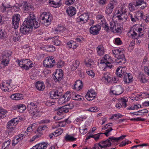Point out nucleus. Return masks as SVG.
Masks as SVG:
<instances>
[{"mask_svg": "<svg viewBox=\"0 0 149 149\" xmlns=\"http://www.w3.org/2000/svg\"><path fill=\"white\" fill-rule=\"evenodd\" d=\"M40 24L36 21V16L33 13L30 12L24 22L20 30L22 33L28 34L33 27L35 29L38 28Z\"/></svg>", "mask_w": 149, "mask_h": 149, "instance_id": "obj_1", "label": "nucleus"}, {"mask_svg": "<svg viewBox=\"0 0 149 149\" xmlns=\"http://www.w3.org/2000/svg\"><path fill=\"white\" fill-rule=\"evenodd\" d=\"M27 109L29 113L33 118H35L38 116L39 111L36 103L31 102L28 104L27 105Z\"/></svg>", "mask_w": 149, "mask_h": 149, "instance_id": "obj_2", "label": "nucleus"}, {"mask_svg": "<svg viewBox=\"0 0 149 149\" xmlns=\"http://www.w3.org/2000/svg\"><path fill=\"white\" fill-rule=\"evenodd\" d=\"M143 30L142 28L135 26L129 31L128 33L129 35L133 38L141 36L143 35Z\"/></svg>", "mask_w": 149, "mask_h": 149, "instance_id": "obj_3", "label": "nucleus"}, {"mask_svg": "<svg viewBox=\"0 0 149 149\" xmlns=\"http://www.w3.org/2000/svg\"><path fill=\"white\" fill-rule=\"evenodd\" d=\"M126 6L125 4L123 5L121 8V11L122 13L121 14L120 13L119 10H118L117 13V15L116 16L118 18V19L119 20L120 22L122 23H123L126 22L127 19L128 17L127 15L123 12L126 11V8H125Z\"/></svg>", "mask_w": 149, "mask_h": 149, "instance_id": "obj_4", "label": "nucleus"}, {"mask_svg": "<svg viewBox=\"0 0 149 149\" xmlns=\"http://www.w3.org/2000/svg\"><path fill=\"white\" fill-rule=\"evenodd\" d=\"M99 23L108 32L109 28L108 24L106 22L104 17L101 15H99L96 17Z\"/></svg>", "mask_w": 149, "mask_h": 149, "instance_id": "obj_5", "label": "nucleus"}, {"mask_svg": "<svg viewBox=\"0 0 149 149\" xmlns=\"http://www.w3.org/2000/svg\"><path fill=\"white\" fill-rule=\"evenodd\" d=\"M55 63V60L53 56H49L47 57L43 61L44 66L49 68L53 67Z\"/></svg>", "mask_w": 149, "mask_h": 149, "instance_id": "obj_6", "label": "nucleus"}, {"mask_svg": "<svg viewBox=\"0 0 149 149\" xmlns=\"http://www.w3.org/2000/svg\"><path fill=\"white\" fill-rule=\"evenodd\" d=\"M117 4V2L116 1H111L106 8L105 12L106 14L108 15L111 13Z\"/></svg>", "mask_w": 149, "mask_h": 149, "instance_id": "obj_7", "label": "nucleus"}, {"mask_svg": "<svg viewBox=\"0 0 149 149\" xmlns=\"http://www.w3.org/2000/svg\"><path fill=\"white\" fill-rule=\"evenodd\" d=\"M40 19L42 20L43 22L50 24L52 19V17L50 15L49 13L43 12L40 15Z\"/></svg>", "mask_w": 149, "mask_h": 149, "instance_id": "obj_8", "label": "nucleus"}, {"mask_svg": "<svg viewBox=\"0 0 149 149\" xmlns=\"http://www.w3.org/2000/svg\"><path fill=\"white\" fill-rule=\"evenodd\" d=\"M20 18V16L18 14H15L13 17L12 23L13 27L15 29H17L19 26Z\"/></svg>", "mask_w": 149, "mask_h": 149, "instance_id": "obj_9", "label": "nucleus"}, {"mask_svg": "<svg viewBox=\"0 0 149 149\" xmlns=\"http://www.w3.org/2000/svg\"><path fill=\"white\" fill-rule=\"evenodd\" d=\"M22 10L23 12L25 13L29 12L34 10L33 6L26 1L23 2L22 3Z\"/></svg>", "mask_w": 149, "mask_h": 149, "instance_id": "obj_10", "label": "nucleus"}, {"mask_svg": "<svg viewBox=\"0 0 149 149\" xmlns=\"http://www.w3.org/2000/svg\"><path fill=\"white\" fill-rule=\"evenodd\" d=\"M63 72L60 69L59 70H57L54 74L53 78L55 81L59 82L63 78Z\"/></svg>", "mask_w": 149, "mask_h": 149, "instance_id": "obj_11", "label": "nucleus"}, {"mask_svg": "<svg viewBox=\"0 0 149 149\" xmlns=\"http://www.w3.org/2000/svg\"><path fill=\"white\" fill-rule=\"evenodd\" d=\"M88 17L89 16L88 14L84 13L77 18V22L79 23H80L81 24H84L87 22Z\"/></svg>", "mask_w": 149, "mask_h": 149, "instance_id": "obj_12", "label": "nucleus"}, {"mask_svg": "<svg viewBox=\"0 0 149 149\" xmlns=\"http://www.w3.org/2000/svg\"><path fill=\"white\" fill-rule=\"evenodd\" d=\"M26 59L25 60H23L22 61H18V64L20 67L25 69L26 70L29 69L28 68L29 65H32L31 62L30 61H28L26 63Z\"/></svg>", "mask_w": 149, "mask_h": 149, "instance_id": "obj_13", "label": "nucleus"}, {"mask_svg": "<svg viewBox=\"0 0 149 149\" xmlns=\"http://www.w3.org/2000/svg\"><path fill=\"white\" fill-rule=\"evenodd\" d=\"M126 68L125 67H119L117 69L116 74L118 77H121L124 76L125 73H126Z\"/></svg>", "mask_w": 149, "mask_h": 149, "instance_id": "obj_14", "label": "nucleus"}, {"mask_svg": "<svg viewBox=\"0 0 149 149\" xmlns=\"http://www.w3.org/2000/svg\"><path fill=\"white\" fill-rule=\"evenodd\" d=\"M71 108L69 105H64L58 109V111L57 114L58 115H60L64 113H66L68 111V109Z\"/></svg>", "mask_w": 149, "mask_h": 149, "instance_id": "obj_15", "label": "nucleus"}, {"mask_svg": "<svg viewBox=\"0 0 149 149\" xmlns=\"http://www.w3.org/2000/svg\"><path fill=\"white\" fill-rule=\"evenodd\" d=\"M101 26L99 25L92 26L90 29V33L93 35H96L99 33V32L101 29Z\"/></svg>", "mask_w": 149, "mask_h": 149, "instance_id": "obj_16", "label": "nucleus"}, {"mask_svg": "<svg viewBox=\"0 0 149 149\" xmlns=\"http://www.w3.org/2000/svg\"><path fill=\"white\" fill-rule=\"evenodd\" d=\"M70 92L69 91H67L63 95V97L59 99L58 100V103L60 104H62L63 103H64L65 102H66L65 100L66 98V100H68L70 98Z\"/></svg>", "mask_w": 149, "mask_h": 149, "instance_id": "obj_17", "label": "nucleus"}, {"mask_svg": "<svg viewBox=\"0 0 149 149\" xmlns=\"http://www.w3.org/2000/svg\"><path fill=\"white\" fill-rule=\"evenodd\" d=\"M95 97V93L94 91L90 90L88 91L85 96V97L88 101L93 100Z\"/></svg>", "mask_w": 149, "mask_h": 149, "instance_id": "obj_18", "label": "nucleus"}, {"mask_svg": "<svg viewBox=\"0 0 149 149\" xmlns=\"http://www.w3.org/2000/svg\"><path fill=\"white\" fill-rule=\"evenodd\" d=\"M123 79L124 82L127 84L132 82L133 80L132 75L130 73H125Z\"/></svg>", "mask_w": 149, "mask_h": 149, "instance_id": "obj_19", "label": "nucleus"}, {"mask_svg": "<svg viewBox=\"0 0 149 149\" xmlns=\"http://www.w3.org/2000/svg\"><path fill=\"white\" fill-rule=\"evenodd\" d=\"M100 143L102 145L100 146L101 149L106 148L107 147H109L111 145V143L109 138L105 141H101Z\"/></svg>", "mask_w": 149, "mask_h": 149, "instance_id": "obj_20", "label": "nucleus"}, {"mask_svg": "<svg viewBox=\"0 0 149 149\" xmlns=\"http://www.w3.org/2000/svg\"><path fill=\"white\" fill-rule=\"evenodd\" d=\"M96 50L98 54L100 56L104 54V48L102 45L98 46L96 48Z\"/></svg>", "mask_w": 149, "mask_h": 149, "instance_id": "obj_21", "label": "nucleus"}, {"mask_svg": "<svg viewBox=\"0 0 149 149\" xmlns=\"http://www.w3.org/2000/svg\"><path fill=\"white\" fill-rule=\"evenodd\" d=\"M10 97L14 100H19L22 99L23 96L21 94L15 93L12 94Z\"/></svg>", "mask_w": 149, "mask_h": 149, "instance_id": "obj_22", "label": "nucleus"}, {"mask_svg": "<svg viewBox=\"0 0 149 149\" xmlns=\"http://www.w3.org/2000/svg\"><path fill=\"white\" fill-rule=\"evenodd\" d=\"M9 85L6 83L3 82L0 84V87L1 90L5 92H9L11 91L9 89Z\"/></svg>", "mask_w": 149, "mask_h": 149, "instance_id": "obj_23", "label": "nucleus"}, {"mask_svg": "<svg viewBox=\"0 0 149 149\" xmlns=\"http://www.w3.org/2000/svg\"><path fill=\"white\" fill-rule=\"evenodd\" d=\"M116 58L119 60L118 62V63H124L125 62V57L124 53H121V54H118Z\"/></svg>", "mask_w": 149, "mask_h": 149, "instance_id": "obj_24", "label": "nucleus"}, {"mask_svg": "<svg viewBox=\"0 0 149 149\" xmlns=\"http://www.w3.org/2000/svg\"><path fill=\"white\" fill-rule=\"evenodd\" d=\"M58 36L52 37L51 38H48L47 39H51L53 40L52 42L54 43V44L56 46H59L61 43L60 41L58 39Z\"/></svg>", "mask_w": 149, "mask_h": 149, "instance_id": "obj_25", "label": "nucleus"}, {"mask_svg": "<svg viewBox=\"0 0 149 149\" xmlns=\"http://www.w3.org/2000/svg\"><path fill=\"white\" fill-rule=\"evenodd\" d=\"M66 11L69 16L72 17L74 15V8L73 7H69L67 9Z\"/></svg>", "mask_w": 149, "mask_h": 149, "instance_id": "obj_26", "label": "nucleus"}, {"mask_svg": "<svg viewBox=\"0 0 149 149\" xmlns=\"http://www.w3.org/2000/svg\"><path fill=\"white\" fill-rule=\"evenodd\" d=\"M35 85L36 88L39 91H42L45 88V86L43 83L40 82L39 81L37 82Z\"/></svg>", "mask_w": 149, "mask_h": 149, "instance_id": "obj_27", "label": "nucleus"}, {"mask_svg": "<svg viewBox=\"0 0 149 149\" xmlns=\"http://www.w3.org/2000/svg\"><path fill=\"white\" fill-rule=\"evenodd\" d=\"M82 84L80 80H77L75 82V90L78 91L82 88Z\"/></svg>", "mask_w": 149, "mask_h": 149, "instance_id": "obj_28", "label": "nucleus"}, {"mask_svg": "<svg viewBox=\"0 0 149 149\" xmlns=\"http://www.w3.org/2000/svg\"><path fill=\"white\" fill-rule=\"evenodd\" d=\"M47 143H42L36 145L34 147L36 149H45L47 147Z\"/></svg>", "mask_w": 149, "mask_h": 149, "instance_id": "obj_29", "label": "nucleus"}, {"mask_svg": "<svg viewBox=\"0 0 149 149\" xmlns=\"http://www.w3.org/2000/svg\"><path fill=\"white\" fill-rule=\"evenodd\" d=\"M65 140L67 141L72 142L74 141V137L73 135L66 134L64 137Z\"/></svg>", "mask_w": 149, "mask_h": 149, "instance_id": "obj_30", "label": "nucleus"}, {"mask_svg": "<svg viewBox=\"0 0 149 149\" xmlns=\"http://www.w3.org/2000/svg\"><path fill=\"white\" fill-rule=\"evenodd\" d=\"M112 93L115 95H119L121 94L123 92L122 88L120 86L116 87L115 90L112 91Z\"/></svg>", "mask_w": 149, "mask_h": 149, "instance_id": "obj_31", "label": "nucleus"}, {"mask_svg": "<svg viewBox=\"0 0 149 149\" xmlns=\"http://www.w3.org/2000/svg\"><path fill=\"white\" fill-rule=\"evenodd\" d=\"M111 75L109 73H106L104 74L103 77H102V79L104 80H105L108 82H110L112 79L111 77Z\"/></svg>", "mask_w": 149, "mask_h": 149, "instance_id": "obj_32", "label": "nucleus"}, {"mask_svg": "<svg viewBox=\"0 0 149 149\" xmlns=\"http://www.w3.org/2000/svg\"><path fill=\"white\" fill-rule=\"evenodd\" d=\"M9 59L8 57L6 55H4L3 56L2 59V63L5 66L7 65L9 63Z\"/></svg>", "mask_w": 149, "mask_h": 149, "instance_id": "obj_33", "label": "nucleus"}, {"mask_svg": "<svg viewBox=\"0 0 149 149\" xmlns=\"http://www.w3.org/2000/svg\"><path fill=\"white\" fill-rule=\"evenodd\" d=\"M16 125L15 123L11 120L8 123L7 126L8 129H11L14 128Z\"/></svg>", "mask_w": 149, "mask_h": 149, "instance_id": "obj_34", "label": "nucleus"}, {"mask_svg": "<svg viewBox=\"0 0 149 149\" xmlns=\"http://www.w3.org/2000/svg\"><path fill=\"white\" fill-rule=\"evenodd\" d=\"M136 18L139 20H141L143 19V13L140 11H138L136 13L134 14Z\"/></svg>", "mask_w": 149, "mask_h": 149, "instance_id": "obj_35", "label": "nucleus"}, {"mask_svg": "<svg viewBox=\"0 0 149 149\" xmlns=\"http://www.w3.org/2000/svg\"><path fill=\"white\" fill-rule=\"evenodd\" d=\"M49 4L51 6L55 8L59 7L61 4L59 2H56L54 1H50Z\"/></svg>", "mask_w": 149, "mask_h": 149, "instance_id": "obj_36", "label": "nucleus"}, {"mask_svg": "<svg viewBox=\"0 0 149 149\" xmlns=\"http://www.w3.org/2000/svg\"><path fill=\"white\" fill-rule=\"evenodd\" d=\"M115 27L114 30H115L117 32H120L121 31V29L122 28V25L116 22Z\"/></svg>", "mask_w": 149, "mask_h": 149, "instance_id": "obj_37", "label": "nucleus"}, {"mask_svg": "<svg viewBox=\"0 0 149 149\" xmlns=\"http://www.w3.org/2000/svg\"><path fill=\"white\" fill-rule=\"evenodd\" d=\"M17 111L21 113L23 112L26 108L25 106L22 104L17 105Z\"/></svg>", "mask_w": 149, "mask_h": 149, "instance_id": "obj_38", "label": "nucleus"}, {"mask_svg": "<svg viewBox=\"0 0 149 149\" xmlns=\"http://www.w3.org/2000/svg\"><path fill=\"white\" fill-rule=\"evenodd\" d=\"M6 33L4 31L0 28V39H3L6 38Z\"/></svg>", "mask_w": 149, "mask_h": 149, "instance_id": "obj_39", "label": "nucleus"}, {"mask_svg": "<svg viewBox=\"0 0 149 149\" xmlns=\"http://www.w3.org/2000/svg\"><path fill=\"white\" fill-rule=\"evenodd\" d=\"M10 141L11 140L9 139L4 142L2 146V149H5L6 148H8L10 144Z\"/></svg>", "mask_w": 149, "mask_h": 149, "instance_id": "obj_40", "label": "nucleus"}, {"mask_svg": "<svg viewBox=\"0 0 149 149\" xmlns=\"http://www.w3.org/2000/svg\"><path fill=\"white\" fill-rule=\"evenodd\" d=\"M68 119H67L65 120V121L58 122V124L57 126V127L59 126L61 127H65L66 125V123H69L68 122Z\"/></svg>", "mask_w": 149, "mask_h": 149, "instance_id": "obj_41", "label": "nucleus"}, {"mask_svg": "<svg viewBox=\"0 0 149 149\" xmlns=\"http://www.w3.org/2000/svg\"><path fill=\"white\" fill-rule=\"evenodd\" d=\"M136 6L134 3H130L128 6L129 10L132 11L135 10V8Z\"/></svg>", "mask_w": 149, "mask_h": 149, "instance_id": "obj_42", "label": "nucleus"}, {"mask_svg": "<svg viewBox=\"0 0 149 149\" xmlns=\"http://www.w3.org/2000/svg\"><path fill=\"white\" fill-rule=\"evenodd\" d=\"M47 50L49 52H53L55 50V47L52 45H48L46 47Z\"/></svg>", "mask_w": 149, "mask_h": 149, "instance_id": "obj_43", "label": "nucleus"}, {"mask_svg": "<svg viewBox=\"0 0 149 149\" xmlns=\"http://www.w3.org/2000/svg\"><path fill=\"white\" fill-rule=\"evenodd\" d=\"M104 59L101 60L100 63L101 64H104L105 63L108 62L109 59V56L107 55H105L104 57Z\"/></svg>", "mask_w": 149, "mask_h": 149, "instance_id": "obj_44", "label": "nucleus"}, {"mask_svg": "<svg viewBox=\"0 0 149 149\" xmlns=\"http://www.w3.org/2000/svg\"><path fill=\"white\" fill-rule=\"evenodd\" d=\"M6 110L4 109H1L0 111V119L5 117V115L7 113Z\"/></svg>", "mask_w": 149, "mask_h": 149, "instance_id": "obj_45", "label": "nucleus"}, {"mask_svg": "<svg viewBox=\"0 0 149 149\" xmlns=\"http://www.w3.org/2000/svg\"><path fill=\"white\" fill-rule=\"evenodd\" d=\"M50 97L53 99H55L58 98L57 95H56L55 91H52L50 92Z\"/></svg>", "mask_w": 149, "mask_h": 149, "instance_id": "obj_46", "label": "nucleus"}, {"mask_svg": "<svg viewBox=\"0 0 149 149\" xmlns=\"http://www.w3.org/2000/svg\"><path fill=\"white\" fill-rule=\"evenodd\" d=\"M63 131V129L59 128L56 130L55 132H54V133L55 134L56 136H57L61 135Z\"/></svg>", "mask_w": 149, "mask_h": 149, "instance_id": "obj_47", "label": "nucleus"}, {"mask_svg": "<svg viewBox=\"0 0 149 149\" xmlns=\"http://www.w3.org/2000/svg\"><path fill=\"white\" fill-rule=\"evenodd\" d=\"M33 131V129L32 128V127H29L27 130L25 131L24 133V135L25 136H27L28 135H29L30 134V132L31 131Z\"/></svg>", "mask_w": 149, "mask_h": 149, "instance_id": "obj_48", "label": "nucleus"}, {"mask_svg": "<svg viewBox=\"0 0 149 149\" xmlns=\"http://www.w3.org/2000/svg\"><path fill=\"white\" fill-rule=\"evenodd\" d=\"M20 38V36L17 33H15L13 34V39L14 41L16 42L19 40Z\"/></svg>", "mask_w": 149, "mask_h": 149, "instance_id": "obj_49", "label": "nucleus"}, {"mask_svg": "<svg viewBox=\"0 0 149 149\" xmlns=\"http://www.w3.org/2000/svg\"><path fill=\"white\" fill-rule=\"evenodd\" d=\"M48 127L45 125H42V126L38 127L37 130L38 132L41 131L43 130H46Z\"/></svg>", "mask_w": 149, "mask_h": 149, "instance_id": "obj_50", "label": "nucleus"}, {"mask_svg": "<svg viewBox=\"0 0 149 149\" xmlns=\"http://www.w3.org/2000/svg\"><path fill=\"white\" fill-rule=\"evenodd\" d=\"M80 132L83 134H86L88 131V129L87 128H83L81 127H80L79 129Z\"/></svg>", "mask_w": 149, "mask_h": 149, "instance_id": "obj_51", "label": "nucleus"}, {"mask_svg": "<svg viewBox=\"0 0 149 149\" xmlns=\"http://www.w3.org/2000/svg\"><path fill=\"white\" fill-rule=\"evenodd\" d=\"M116 22H114L113 21H111L110 23V28L111 30L114 31L115 27Z\"/></svg>", "mask_w": 149, "mask_h": 149, "instance_id": "obj_52", "label": "nucleus"}, {"mask_svg": "<svg viewBox=\"0 0 149 149\" xmlns=\"http://www.w3.org/2000/svg\"><path fill=\"white\" fill-rule=\"evenodd\" d=\"M81 40L80 38H77L75 39V43H76L75 44V47H77L79 45H80V43L81 42Z\"/></svg>", "mask_w": 149, "mask_h": 149, "instance_id": "obj_53", "label": "nucleus"}, {"mask_svg": "<svg viewBox=\"0 0 149 149\" xmlns=\"http://www.w3.org/2000/svg\"><path fill=\"white\" fill-rule=\"evenodd\" d=\"M128 16V17L130 18L132 22H136V19H137L136 18V17L134 15H133L132 14H130Z\"/></svg>", "mask_w": 149, "mask_h": 149, "instance_id": "obj_54", "label": "nucleus"}, {"mask_svg": "<svg viewBox=\"0 0 149 149\" xmlns=\"http://www.w3.org/2000/svg\"><path fill=\"white\" fill-rule=\"evenodd\" d=\"M90 112H95L98 110V108L97 107H91L87 109Z\"/></svg>", "mask_w": 149, "mask_h": 149, "instance_id": "obj_55", "label": "nucleus"}, {"mask_svg": "<svg viewBox=\"0 0 149 149\" xmlns=\"http://www.w3.org/2000/svg\"><path fill=\"white\" fill-rule=\"evenodd\" d=\"M114 43L117 45H120L122 44V42L119 38H117L115 39Z\"/></svg>", "mask_w": 149, "mask_h": 149, "instance_id": "obj_56", "label": "nucleus"}, {"mask_svg": "<svg viewBox=\"0 0 149 149\" xmlns=\"http://www.w3.org/2000/svg\"><path fill=\"white\" fill-rule=\"evenodd\" d=\"M91 60H89L88 62H87L86 61H85V65L87 67H93L92 64L93 63V62H91Z\"/></svg>", "mask_w": 149, "mask_h": 149, "instance_id": "obj_57", "label": "nucleus"}, {"mask_svg": "<svg viewBox=\"0 0 149 149\" xmlns=\"http://www.w3.org/2000/svg\"><path fill=\"white\" fill-rule=\"evenodd\" d=\"M64 62L62 61H58L57 64V66L58 68H61L64 66Z\"/></svg>", "mask_w": 149, "mask_h": 149, "instance_id": "obj_58", "label": "nucleus"}, {"mask_svg": "<svg viewBox=\"0 0 149 149\" xmlns=\"http://www.w3.org/2000/svg\"><path fill=\"white\" fill-rule=\"evenodd\" d=\"M87 74L90 76L92 78H94L95 77V74L91 70H88L86 72Z\"/></svg>", "mask_w": 149, "mask_h": 149, "instance_id": "obj_59", "label": "nucleus"}, {"mask_svg": "<svg viewBox=\"0 0 149 149\" xmlns=\"http://www.w3.org/2000/svg\"><path fill=\"white\" fill-rule=\"evenodd\" d=\"M139 78L140 79V81L143 83H146L147 81V80L146 79V78L144 75L142 76L141 75L139 76Z\"/></svg>", "mask_w": 149, "mask_h": 149, "instance_id": "obj_60", "label": "nucleus"}, {"mask_svg": "<svg viewBox=\"0 0 149 149\" xmlns=\"http://www.w3.org/2000/svg\"><path fill=\"white\" fill-rule=\"evenodd\" d=\"M145 2L143 0H136L135 4L136 6L141 5Z\"/></svg>", "mask_w": 149, "mask_h": 149, "instance_id": "obj_61", "label": "nucleus"}, {"mask_svg": "<svg viewBox=\"0 0 149 149\" xmlns=\"http://www.w3.org/2000/svg\"><path fill=\"white\" fill-rule=\"evenodd\" d=\"M109 139L110 141L113 142H118L119 141L118 137H109Z\"/></svg>", "mask_w": 149, "mask_h": 149, "instance_id": "obj_62", "label": "nucleus"}, {"mask_svg": "<svg viewBox=\"0 0 149 149\" xmlns=\"http://www.w3.org/2000/svg\"><path fill=\"white\" fill-rule=\"evenodd\" d=\"M129 141L126 139L125 140V141H122L121 142V143L120 144L119 146L120 147L124 146L128 144V142H129Z\"/></svg>", "mask_w": 149, "mask_h": 149, "instance_id": "obj_63", "label": "nucleus"}, {"mask_svg": "<svg viewBox=\"0 0 149 149\" xmlns=\"http://www.w3.org/2000/svg\"><path fill=\"white\" fill-rule=\"evenodd\" d=\"M105 65V67L106 68H108L111 69L113 67V65L111 64V63H109V62H107L104 63Z\"/></svg>", "mask_w": 149, "mask_h": 149, "instance_id": "obj_64", "label": "nucleus"}]
</instances>
